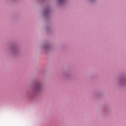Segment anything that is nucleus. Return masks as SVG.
I'll list each match as a JSON object with an SVG mask.
<instances>
[{
	"label": "nucleus",
	"instance_id": "nucleus-1",
	"mask_svg": "<svg viewBox=\"0 0 126 126\" xmlns=\"http://www.w3.org/2000/svg\"><path fill=\"white\" fill-rule=\"evenodd\" d=\"M39 88V87H37V90H38V89Z\"/></svg>",
	"mask_w": 126,
	"mask_h": 126
}]
</instances>
